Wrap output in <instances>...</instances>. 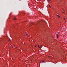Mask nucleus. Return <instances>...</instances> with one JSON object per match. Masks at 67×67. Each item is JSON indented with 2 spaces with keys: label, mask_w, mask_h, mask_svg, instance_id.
I'll list each match as a JSON object with an SVG mask.
<instances>
[{
  "label": "nucleus",
  "mask_w": 67,
  "mask_h": 67,
  "mask_svg": "<svg viewBox=\"0 0 67 67\" xmlns=\"http://www.w3.org/2000/svg\"><path fill=\"white\" fill-rule=\"evenodd\" d=\"M15 48H17V47H16Z\"/></svg>",
  "instance_id": "11"
},
{
  "label": "nucleus",
  "mask_w": 67,
  "mask_h": 67,
  "mask_svg": "<svg viewBox=\"0 0 67 67\" xmlns=\"http://www.w3.org/2000/svg\"><path fill=\"white\" fill-rule=\"evenodd\" d=\"M13 19L14 20H16V17H14V18H13Z\"/></svg>",
  "instance_id": "1"
},
{
  "label": "nucleus",
  "mask_w": 67,
  "mask_h": 67,
  "mask_svg": "<svg viewBox=\"0 0 67 67\" xmlns=\"http://www.w3.org/2000/svg\"><path fill=\"white\" fill-rule=\"evenodd\" d=\"M35 47H36V46H35Z\"/></svg>",
  "instance_id": "12"
},
{
  "label": "nucleus",
  "mask_w": 67,
  "mask_h": 67,
  "mask_svg": "<svg viewBox=\"0 0 67 67\" xmlns=\"http://www.w3.org/2000/svg\"><path fill=\"white\" fill-rule=\"evenodd\" d=\"M57 16H58V17H59V18H60V16H59V15H57Z\"/></svg>",
  "instance_id": "4"
},
{
  "label": "nucleus",
  "mask_w": 67,
  "mask_h": 67,
  "mask_svg": "<svg viewBox=\"0 0 67 67\" xmlns=\"http://www.w3.org/2000/svg\"><path fill=\"white\" fill-rule=\"evenodd\" d=\"M64 20H66V19H65V18H64Z\"/></svg>",
  "instance_id": "9"
},
{
  "label": "nucleus",
  "mask_w": 67,
  "mask_h": 67,
  "mask_svg": "<svg viewBox=\"0 0 67 67\" xmlns=\"http://www.w3.org/2000/svg\"><path fill=\"white\" fill-rule=\"evenodd\" d=\"M41 63H44V62L42 60L41 61Z\"/></svg>",
  "instance_id": "2"
},
{
  "label": "nucleus",
  "mask_w": 67,
  "mask_h": 67,
  "mask_svg": "<svg viewBox=\"0 0 67 67\" xmlns=\"http://www.w3.org/2000/svg\"><path fill=\"white\" fill-rule=\"evenodd\" d=\"M49 7L50 8H51V5H49Z\"/></svg>",
  "instance_id": "8"
},
{
  "label": "nucleus",
  "mask_w": 67,
  "mask_h": 67,
  "mask_svg": "<svg viewBox=\"0 0 67 67\" xmlns=\"http://www.w3.org/2000/svg\"><path fill=\"white\" fill-rule=\"evenodd\" d=\"M26 35H27V33H26Z\"/></svg>",
  "instance_id": "7"
},
{
  "label": "nucleus",
  "mask_w": 67,
  "mask_h": 67,
  "mask_svg": "<svg viewBox=\"0 0 67 67\" xmlns=\"http://www.w3.org/2000/svg\"><path fill=\"white\" fill-rule=\"evenodd\" d=\"M48 2H49V1H50V0H48Z\"/></svg>",
  "instance_id": "6"
},
{
  "label": "nucleus",
  "mask_w": 67,
  "mask_h": 67,
  "mask_svg": "<svg viewBox=\"0 0 67 67\" xmlns=\"http://www.w3.org/2000/svg\"><path fill=\"white\" fill-rule=\"evenodd\" d=\"M38 47H39V48H41V46L40 47V46H39L38 45Z\"/></svg>",
  "instance_id": "5"
},
{
  "label": "nucleus",
  "mask_w": 67,
  "mask_h": 67,
  "mask_svg": "<svg viewBox=\"0 0 67 67\" xmlns=\"http://www.w3.org/2000/svg\"><path fill=\"white\" fill-rule=\"evenodd\" d=\"M63 13H64V12H63Z\"/></svg>",
  "instance_id": "10"
},
{
  "label": "nucleus",
  "mask_w": 67,
  "mask_h": 67,
  "mask_svg": "<svg viewBox=\"0 0 67 67\" xmlns=\"http://www.w3.org/2000/svg\"><path fill=\"white\" fill-rule=\"evenodd\" d=\"M57 37L58 38V34H57Z\"/></svg>",
  "instance_id": "3"
}]
</instances>
